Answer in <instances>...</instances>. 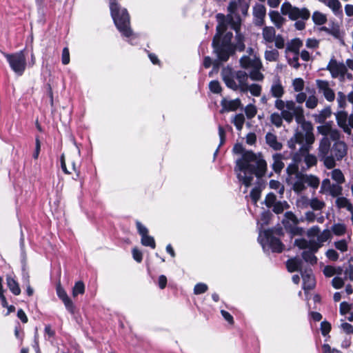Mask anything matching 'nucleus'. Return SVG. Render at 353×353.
<instances>
[{
    "label": "nucleus",
    "mask_w": 353,
    "mask_h": 353,
    "mask_svg": "<svg viewBox=\"0 0 353 353\" xmlns=\"http://www.w3.org/2000/svg\"><path fill=\"white\" fill-rule=\"evenodd\" d=\"M240 64L245 69H261L263 66L259 56H243L240 59Z\"/></svg>",
    "instance_id": "f3484780"
},
{
    "label": "nucleus",
    "mask_w": 353,
    "mask_h": 353,
    "mask_svg": "<svg viewBox=\"0 0 353 353\" xmlns=\"http://www.w3.org/2000/svg\"><path fill=\"white\" fill-rule=\"evenodd\" d=\"M312 20L316 25H323L327 21V17L325 14L319 11H315L312 14Z\"/></svg>",
    "instance_id": "a19ab883"
},
{
    "label": "nucleus",
    "mask_w": 353,
    "mask_h": 353,
    "mask_svg": "<svg viewBox=\"0 0 353 353\" xmlns=\"http://www.w3.org/2000/svg\"><path fill=\"white\" fill-rule=\"evenodd\" d=\"M294 245L301 250L307 249L302 253V257L305 262L311 265L316 263L317 258L314 254L319 250V245L314 240L307 241L305 239H297L294 241Z\"/></svg>",
    "instance_id": "0eeeda50"
},
{
    "label": "nucleus",
    "mask_w": 353,
    "mask_h": 353,
    "mask_svg": "<svg viewBox=\"0 0 353 353\" xmlns=\"http://www.w3.org/2000/svg\"><path fill=\"white\" fill-rule=\"evenodd\" d=\"M238 130H241L245 123V117L243 114H236L232 121Z\"/></svg>",
    "instance_id": "79ce46f5"
},
{
    "label": "nucleus",
    "mask_w": 353,
    "mask_h": 353,
    "mask_svg": "<svg viewBox=\"0 0 353 353\" xmlns=\"http://www.w3.org/2000/svg\"><path fill=\"white\" fill-rule=\"evenodd\" d=\"M62 301H63L66 310L70 313L74 314V310H75V306H74L73 302L72 301V300L70 298H68Z\"/></svg>",
    "instance_id": "e2e57ef3"
},
{
    "label": "nucleus",
    "mask_w": 353,
    "mask_h": 353,
    "mask_svg": "<svg viewBox=\"0 0 353 353\" xmlns=\"http://www.w3.org/2000/svg\"><path fill=\"white\" fill-rule=\"evenodd\" d=\"M301 276L303 279V288L305 291L312 290L315 286V280L313 276L312 272L310 270L301 271Z\"/></svg>",
    "instance_id": "4be33fe9"
},
{
    "label": "nucleus",
    "mask_w": 353,
    "mask_h": 353,
    "mask_svg": "<svg viewBox=\"0 0 353 353\" xmlns=\"http://www.w3.org/2000/svg\"><path fill=\"white\" fill-rule=\"evenodd\" d=\"M236 32V43L234 44V46H233L234 47V51L235 50L239 51V52H243L245 48V46L244 44V37L240 33V28H236V29H234Z\"/></svg>",
    "instance_id": "c756f323"
},
{
    "label": "nucleus",
    "mask_w": 353,
    "mask_h": 353,
    "mask_svg": "<svg viewBox=\"0 0 353 353\" xmlns=\"http://www.w3.org/2000/svg\"><path fill=\"white\" fill-rule=\"evenodd\" d=\"M263 43L269 44L274 42L275 46L278 49H282L285 47V39L281 34H276V30L272 26H265L262 30Z\"/></svg>",
    "instance_id": "9b49d317"
},
{
    "label": "nucleus",
    "mask_w": 353,
    "mask_h": 353,
    "mask_svg": "<svg viewBox=\"0 0 353 353\" xmlns=\"http://www.w3.org/2000/svg\"><path fill=\"white\" fill-rule=\"evenodd\" d=\"M141 243L143 245L149 246L152 249H154L156 247L154 239L152 236H149L148 234L141 237Z\"/></svg>",
    "instance_id": "de8ad7c7"
},
{
    "label": "nucleus",
    "mask_w": 353,
    "mask_h": 353,
    "mask_svg": "<svg viewBox=\"0 0 353 353\" xmlns=\"http://www.w3.org/2000/svg\"><path fill=\"white\" fill-rule=\"evenodd\" d=\"M269 185L270 188L274 190H279V193L280 194H283L284 192V187L279 181L276 180H270Z\"/></svg>",
    "instance_id": "4d7b16f0"
},
{
    "label": "nucleus",
    "mask_w": 353,
    "mask_h": 353,
    "mask_svg": "<svg viewBox=\"0 0 353 353\" xmlns=\"http://www.w3.org/2000/svg\"><path fill=\"white\" fill-rule=\"evenodd\" d=\"M316 86L321 93H322L325 99L332 102L335 99V93L330 87L329 82L325 80H317Z\"/></svg>",
    "instance_id": "a211bd4d"
},
{
    "label": "nucleus",
    "mask_w": 353,
    "mask_h": 353,
    "mask_svg": "<svg viewBox=\"0 0 353 353\" xmlns=\"http://www.w3.org/2000/svg\"><path fill=\"white\" fill-rule=\"evenodd\" d=\"M331 148V141L329 138L323 137L319 143L318 157L327 169H333L336 165L334 163L332 155H330Z\"/></svg>",
    "instance_id": "9d476101"
},
{
    "label": "nucleus",
    "mask_w": 353,
    "mask_h": 353,
    "mask_svg": "<svg viewBox=\"0 0 353 353\" xmlns=\"http://www.w3.org/2000/svg\"><path fill=\"white\" fill-rule=\"evenodd\" d=\"M269 16L272 22L278 29H280L285 21V19L277 11H270Z\"/></svg>",
    "instance_id": "cd10ccee"
},
{
    "label": "nucleus",
    "mask_w": 353,
    "mask_h": 353,
    "mask_svg": "<svg viewBox=\"0 0 353 353\" xmlns=\"http://www.w3.org/2000/svg\"><path fill=\"white\" fill-rule=\"evenodd\" d=\"M281 12L283 15H288L289 19L292 21L299 19L307 21L310 17V12L307 8L292 6L289 2H285L282 4Z\"/></svg>",
    "instance_id": "1a4fd4ad"
},
{
    "label": "nucleus",
    "mask_w": 353,
    "mask_h": 353,
    "mask_svg": "<svg viewBox=\"0 0 353 353\" xmlns=\"http://www.w3.org/2000/svg\"><path fill=\"white\" fill-rule=\"evenodd\" d=\"M232 151L240 155L236 160L234 171L239 181L246 188L252 184L254 176L261 178L265 174L267 163L261 153L246 150L240 143L235 144Z\"/></svg>",
    "instance_id": "f257e3e1"
},
{
    "label": "nucleus",
    "mask_w": 353,
    "mask_h": 353,
    "mask_svg": "<svg viewBox=\"0 0 353 353\" xmlns=\"http://www.w3.org/2000/svg\"><path fill=\"white\" fill-rule=\"evenodd\" d=\"M57 294L58 297L61 301H63V300L69 298L68 294H67V293H66V292L65 291V290L61 285L60 283H59L57 285Z\"/></svg>",
    "instance_id": "680f3d73"
},
{
    "label": "nucleus",
    "mask_w": 353,
    "mask_h": 353,
    "mask_svg": "<svg viewBox=\"0 0 353 353\" xmlns=\"http://www.w3.org/2000/svg\"><path fill=\"white\" fill-rule=\"evenodd\" d=\"M272 168L276 172H280L284 167L282 161L283 157L281 154H275L272 156Z\"/></svg>",
    "instance_id": "72a5a7b5"
},
{
    "label": "nucleus",
    "mask_w": 353,
    "mask_h": 353,
    "mask_svg": "<svg viewBox=\"0 0 353 353\" xmlns=\"http://www.w3.org/2000/svg\"><path fill=\"white\" fill-rule=\"evenodd\" d=\"M314 135L310 129L303 133L296 132L288 141V146L294 152V159L299 155L304 157V161L308 168L315 165L317 159L314 154H309L312 145L314 142Z\"/></svg>",
    "instance_id": "f03ea898"
},
{
    "label": "nucleus",
    "mask_w": 353,
    "mask_h": 353,
    "mask_svg": "<svg viewBox=\"0 0 353 353\" xmlns=\"http://www.w3.org/2000/svg\"><path fill=\"white\" fill-rule=\"evenodd\" d=\"M250 72V77L253 81H262L264 78L263 74L260 72L261 69L252 68Z\"/></svg>",
    "instance_id": "8fccbe9b"
},
{
    "label": "nucleus",
    "mask_w": 353,
    "mask_h": 353,
    "mask_svg": "<svg viewBox=\"0 0 353 353\" xmlns=\"http://www.w3.org/2000/svg\"><path fill=\"white\" fill-rule=\"evenodd\" d=\"M347 152V145L341 141H336L331 148L330 155H332L334 163L341 161L346 156Z\"/></svg>",
    "instance_id": "dca6fc26"
},
{
    "label": "nucleus",
    "mask_w": 353,
    "mask_h": 353,
    "mask_svg": "<svg viewBox=\"0 0 353 353\" xmlns=\"http://www.w3.org/2000/svg\"><path fill=\"white\" fill-rule=\"evenodd\" d=\"M6 284L12 294L16 296L21 294V289L19 283L12 275L8 274L6 276Z\"/></svg>",
    "instance_id": "393cba45"
},
{
    "label": "nucleus",
    "mask_w": 353,
    "mask_h": 353,
    "mask_svg": "<svg viewBox=\"0 0 353 353\" xmlns=\"http://www.w3.org/2000/svg\"><path fill=\"white\" fill-rule=\"evenodd\" d=\"M343 188L341 184L331 183L329 179L323 180L320 192L322 194H329L333 197H337L342 194Z\"/></svg>",
    "instance_id": "4468645a"
},
{
    "label": "nucleus",
    "mask_w": 353,
    "mask_h": 353,
    "mask_svg": "<svg viewBox=\"0 0 353 353\" xmlns=\"http://www.w3.org/2000/svg\"><path fill=\"white\" fill-rule=\"evenodd\" d=\"M346 230L345 226L343 224L336 223L332 227V231L337 236H341L345 234Z\"/></svg>",
    "instance_id": "603ef678"
},
{
    "label": "nucleus",
    "mask_w": 353,
    "mask_h": 353,
    "mask_svg": "<svg viewBox=\"0 0 353 353\" xmlns=\"http://www.w3.org/2000/svg\"><path fill=\"white\" fill-rule=\"evenodd\" d=\"M296 181L293 183V190L297 193L301 192L305 189V182L303 174H297Z\"/></svg>",
    "instance_id": "bb28decb"
},
{
    "label": "nucleus",
    "mask_w": 353,
    "mask_h": 353,
    "mask_svg": "<svg viewBox=\"0 0 353 353\" xmlns=\"http://www.w3.org/2000/svg\"><path fill=\"white\" fill-rule=\"evenodd\" d=\"M282 234L283 230L281 228L261 231L258 241L264 250L270 248L274 252H281L284 245L276 236H281Z\"/></svg>",
    "instance_id": "423d86ee"
},
{
    "label": "nucleus",
    "mask_w": 353,
    "mask_h": 353,
    "mask_svg": "<svg viewBox=\"0 0 353 353\" xmlns=\"http://www.w3.org/2000/svg\"><path fill=\"white\" fill-rule=\"evenodd\" d=\"M222 110L221 112L235 111L241 106V102L239 99L233 100H228L226 98H223L221 101Z\"/></svg>",
    "instance_id": "6ab92c4d"
},
{
    "label": "nucleus",
    "mask_w": 353,
    "mask_h": 353,
    "mask_svg": "<svg viewBox=\"0 0 353 353\" xmlns=\"http://www.w3.org/2000/svg\"><path fill=\"white\" fill-rule=\"evenodd\" d=\"M254 204H256L261 196V190L259 188H254L252 190L250 194Z\"/></svg>",
    "instance_id": "bf43d9fd"
},
{
    "label": "nucleus",
    "mask_w": 353,
    "mask_h": 353,
    "mask_svg": "<svg viewBox=\"0 0 353 353\" xmlns=\"http://www.w3.org/2000/svg\"><path fill=\"white\" fill-rule=\"evenodd\" d=\"M245 115L248 119H251L255 117L257 113L256 107L253 104H249L244 108Z\"/></svg>",
    "instance_id": "a18cd8bd"
},
{
    "label": "nucleus",
    "mask_w": 353,
    "mask_h": 353,
    "mask_svg": "<svg viewBox=\"0 0 353 353\" xmlns=\"http://www.w3.org/2000/svg\"><path fill=\"white\" fill-rule=\"evenodd\" d=\"M283 117L281 114L274 112L270 115V121L276 127H281L283 123Z\"/></svg>",
    "instance_id": "c03bdc74"
},
{
    "label": "nucleus",
    "mask_w": 353,
    "mask_h": 353,
    "mask_svg": "<svg viewBox=\"0 0 353 353\" xmlns=\"http://www.w3.org/2000/svg\"><path fill=\"white\" fill-rule=\"evenodd\" d=\"M85 291V286L83 282L78 281L75 283L73 290H72V295L73 296H77L78 294H83Z\"/></svg>",
    "instance_id": "3c124183"
},
{
    "label": "nucleus",
    "mask_w": 353,
    "mask_h": 353,
    "mask_svg": "<svg viewBox=\"0 0 353 353\" xmlns=\"http://www.w3.org/2000/svg\"><path fill=\"white\" fill-rule=\"evenodd\" d=\"M216 18L218 25L216 26V34L212 41V46L219 61H226L230 56L234 53V47L233 45H222L219 43L221 36L226 30V24L224 14L219 13L216 15Z\"/></svg>",
    "instance_id": "39448f33"
},
{
    "label": "nucleus",
    "mask_w": 353,
    "mask_h": 353,
    "mask_svg": "<svg viewBox=\"0 0 353 353\" xmlns=\"http://www.w3.org/2000/svg\"><path fill=\"white\" fill-rule=\"evenodd\" d=\"M265 59L268 61H277L279 52L276 49L267 50L264 53Z\"/></svg>",
    "instance_id": "58836bf2"
},
{
    "label": "nucleus",
    "mask_w": 353,
    "mask_h": 353,
    "mask_svg": "<svg viewBox=\"0 0 353 353\" xmlns=\"http://www.w3.org/2000/svg\"><path fill=\"white\" fill-rule=\"evenodd\" d=\"M301 265H302V261L299 258L290 259L287 261V264H286L287 268H288V271L290 272H293L298 271V270H300L301 272L302 271L301 270Z\"/></svg>",
    "instance_id": "7c9ffc66"
},
{
    "label": "nucleus",
    "mask_w": 353,
    "mask_h": 353,
    "mask_svg": "<svg viewBox=\"0 0 353 353\" xmlns=\"http://www.w3.org/2000/svg\"><path fill=\"white\" fill-rule=\"evenodd\" d=\"M209 88L211 92L219 94L221 91V86L218 81H212L209 83Z\"/></svg>",
    "instance_id": "13d9d810"
},
{
    "label": "nucleus",
    "mask_w": 353,
    "mask_h": 353,
    "mask_svg": "<svg viewBox=\"0 0 353 353\" xmlns=\"http://www.w3.org/2000/svg\"><path fill=\"white\" fill-rule=\"evenodd\" d=\"M238 81L236 82L237 90H239L241 92H247L248 85V74L242 70L237 71Z\"/></svg>",
    "instance_id": "5701e85b"
},
{
    "label": "nucleus",
    "mask_w": 353,
    "mask_h": 353,
    "mask_svg": "<svg viewBox=\"0 0 353 353\" xmlns=\"http://www.w3.org/2000/svg\"><path fill=\"white\" fill-rule=\"evenodd\" d=\"M274 107L281 112L283 119L288 123H290L295 118L297 123L303 125L305 132L307 129L312 130L311 124L305 121L302 105H296V102L292 100L276 99L274 102Z\"/></svg>",
    "instance_id": "7ed1b4c3"
},
{
    "label": "nucleus",
    "mask_w": 353,
    "mask_h": 353,
    "mask_svg": "<svg viewBox=\"0 0 353 353\" xmlns=\"http://www.w3.org/2000/svg\"><path fill=\"white\" fill-rule=\"evenodd\" d=\"M273 207V211L276 214H280L283 212L284 209L288 207L286 202L278 201L272 205Z\"/></svg>",
    "instance_id": "6e6d98bb"
},
{
    "label": "nucleus",
    "mask_w": 353,
    "mask_h": 353,
    "mask_svg": "<svg viewBox=\"0 0 353 353\" xmlns=\"http://www.w3.org/2000/svg\"><path fill=\"white\" fill-rule=\"evenodd\" d=\"M331 115V109L327 107L322 110L318 114L314 116L315 120L317 123H323L325 120Z\"/></svg>",
    "instance_id": "f704fd0d"
},
{
    "label": "nucleus",
    "mask_w": 353,
    "mask_h": 353,
    "mask_svg": "<svg viewBox=\"0 0 353 353\" xmlns=\"http://www.w3.org/2000/svg\"><path fill=\"white\" fill-rule=\"evenodd\" d=\"M331 237V233L330 231L328 230H323L321 233H319L316 240H314V242L316 244H319V248L322 246L323 243L324 242H326L327 240H329Z\"/></svg>",
    "instance_id": "e433bc0d"
},
{
    "label": "nucleus",
    "mask_w": 353,
    "mask_h": 353,
    "mask_svg": "<svg viewBox=\"0 0 353 353\" xmlns=\"http://www.w3.org/2000/svg\"><path fill=\"white\" fill-rule=\"evenodd\" d=\"M266 9L262 4H257L254 7L253 14L254 16L259 21L256 24L259 25L263 23V18L265 16Z\"/></svg>",
    "instance_id": "c85d7f7f"
},
{
    "label": "nucleus",
    "mask_w": 353,
    "mask_h": 353,
    "mask_svg": "<svg viewBox=\"0 0 353 353\" xmlns=\"http://www.w3.org/2000/svg\"><path fill=\"white\" fill-rule=\"evenodd\" d=\"M328 7L336 16H343L342 6L339 0H332Z\"/></svg>",
    "instance_id": "4c0bfd02"
},
{
    "label": "nucleus",
    "mask_w": 353,
    "mask_h": 353,
    "mask_svg": "<svg viewBox=\"0 0 353 353\" xmlns=\"http://www.w3.org/2000/svg\"><path fill=\"white\" fill-rule=\"evenodd\" d=\"M336 183L343 184L345 179L344 174L340 169H334L327 174Z\"/></svg>",
    "instance_id": "473e14b6"
},
{
    "label": "nucleus",
    "mask_w": 353,
    "mask_h": 353,
    "mask_svg": "<svg viewBox=\"0 0 353 353\" xmlns=\"http://www.w3.org/2000/svg\"><path fill=\"white\" fill-rule=\"evenodd\" d=\"M325 202L316 197L310 199V207L314 210H321L325 208Z\"/></svg>",
    "instance_id": "ea45409f"
},
{
    "label": "nucleus",
    "mask_w": 353,
    "mask_h": 353,
    "mask_svg": "<svg viewBox=\"0 0 353 353\" xmlns=\"http://www.w3.org/2000/svg\"><path fill=\"white\" fill-rule=\"evenodd\" d=\"M335 117L339 126L345 132L350 134L351 130L348 128L347 126V113L342 109L335 113Z\"/></svg>",
    "instance_id": "412c9836"
},
{
    "label": "nucleus",
    "mask_w": 353,
    "mask_h": 353,
    "mask_svg": "<svg viewBox=\"0 0 353 353\" xmlns=\"http://www.w3.org/2000/svg\"><path fill=\"white\" fill-rule=\"evenodd\" d=\"M326 70L330 71L332 78L340 77L341 79H344L347 72L346 65L334 58L330 59Z\"/></svg>",
    "instance_id": "ddd939ff"
},
{
    "label": "nucleus",
    "mask_w": 353,
    "mask_h": 353,
    "mask_svg": "<svg viewBox=\"0 0 353 353\" xmlns=\"http://www.w3.org/2000/svg\"><path fill=\"white\" fill-rule=\"evenodd\" d=\"M241 3V0H233L230 2L228 7L229 14L225 17L226 28L230 25L232 29L239 28L240 18L237 16L236 12Z\"/></svg>",
    "instance_id": "f8f14e48"
},
{
    "label": "nucleus",
    "mask_w": 353,
    "mask_h": 353,
    "mask_svg": "<svg viewBox=\"0 0 353 353\" xmlns=\"http://www.w3.org/2000/svg\"><path fill=\"white\" fill-rule=\"evenodd\" d=\"M283 223L286 229L291 228V226L297 225L299 220L294 214L292 212H287L285 214V217L283 220Z\"/></svg>",
    "instance_id": "a878e982"
},
{
    "label": "nucleus",
    "mask_w": 353,
    "mask_h": 353,
    "mask_svg": "<svg viewBox=\"0 0 353 353\" xmlns=\"http://www.w3.org/2000/svg\"><path fill=\"white\" fill-rule=\"evenodd\" d=\"M304 177L305 182L306 184H307V185L312 187L314 189H316L319 187L320 184V180L317 176L312 174H304Z\"/></svg>",
    "instance_id": "c9c22d12"
},
{
    "label": "nucleus",
    "mask_w": 353,
    "mask_h": 353,
    "mask_svg": "<svg viewBox=\"0 0 353 353\" xmlns=\"http://www.w3.org/2000/svg\"><path fill=\"white\" fill-rule=\"evenodd\" d=\"M270 92L272 97H274L276 99H281V97L285 93V90L279 78L274 79L270 87Z\"/></svg>",
    "instance_id": "aec40b11"
},
{
    "label": "nucleus",
    "mask_w": 353,
    "mask_h": 353,
    "mask_svg": "<svg viewBox=\"0 0 353 353\" xmlns=\"http://www.w3.org/2000/svg\"><path fill=\"white\" fill-rule=\"evenodd\" d=\"M221 76L225 85L229 88L233 90H237V71H233L230 68H225L222 70Z\"/></svg>",
    "instance_id": "2eb2a0df"
},
{
    "label": "nucleus",
    "mask_w": 353,
    "mask_h": 353,
    "mask_svg": "<svg viewBox=\"0 0 353 353\" xmlns=\"http://www.w3.org/2000/svg\"><path fill=\"white\" fill-rule=\"evenodd\" d=\"M310 199L305 196H301L296 200V205L301 209H305L310 207Z\"/></svg>",
    "instance_id": "49530a36"
},
{
    "label": "nucleus",
    "mask_w": 353,
    "mask_h": 353,
    "mask_svg": "<svg viewBox=\"0 0 353 353\" xmlns=\"http://www.w3.org/2000/svg\"><path fill=\"white\" fill-rule=\"evenodd\" d=\"M110 9L114 23L122 35L125 37L132 36L130 16L127 10L121 8L116 0L110 1Z\"/></svg>",
    "instance_id": "20e7f679"
},
{
    "label": "nucleus",
    "mask_w": 353,
    "mask_h": 353,
    "mask_svg": "<svg viewBox=\"0 0 353 353\" xmlns=\"http://www.w3.org/2000/svg\"><path fill=\"white\" fill-rule=\"evenodd\" d=\"M265 141L267 144L274 150H281L282 149V144L278 141L277 137L271 133L268 132L265 135Z\"/></svg>",
    "instance_id": "b1692460"
},
{
    "label": "nucleus",
    "mask_w": 353,
    "mask_h": 353,
    "mask_svg": "<svg viewBox=\"0 0 353 353\" xmlns=\"http://www.w3.org/2000/svg\"><path fill=\"white\" fill-rule=\"evenodd\" d=\"M336 248L343 252L347 250V244L345 240H341L334 243Z\"/></svg>",
    "instance_id": "338daca9"
},
{
    "label": "nucleus",
    "mask_w": 353,
    "mask_h": 353,
    "mask_svg": "<svg viewBox=\"0 0 353 353\" xmlns=\"http://www.w3.org/2000/svg\"><path fill=\"white\" fill-rule=\"evenodd\" d=\"M292 87L295 92H302L304 88V81L301 78L294 79Z\"/></svg>",
    "instance_id": "864d4df0"
},
{
    "label": "nucleus",
    "mask_w": 353,
    "mask_h": 353,
    "mask_svg": "<svg viewBox=\"0 0 353 353\" xmlns=\"http://www.w3.org/2000/svg\"><path fill=\"white\" fill-rule=\"evenodd\" d=\"M318 99L314 95H310L307 98L305 101V106L309 109H314L317 106Z\"/></svg>",
    "instance_id": "5fc2aeb1"
},
{
    "label": "nucleus",
    "mask_w": 353,
    "mask_h": 353,
    "mask_svg": "<svg viewBox=\"0 0 353 353\" xmlns=\"http://www.w3.org/2000/svg\"><path fill=\"white\" fill-rule=\"evenodd\" d=\"M352 304H349L347 302H342L340 304V312L341 314L345 315L347 313H351Z\"/></svg>",
    "instance_id": "0e129e2a"
},
{
    "label": "nucleus",
    "mask_w": 353,
    "mask_h": 353,
    "mask_svg": "<svg viewBox=\"0 0 353 353\" xmlns=\"http://www.w3.org/2000/svg\"><path fill=\"white\" fill-rule=\"evenodd\" d=\"M276 197L274 194L273 193H269L265 198V204L268 207H271L273 204L276 203L277 201Z\"/></svg>",
    "instance_id": "774afa93"
},
{
    "label": "nucleus",
    "mask_w": 353,
    "mask_h": 353,
    "mask_svg": "<svg viewBox=\"0 0 353 353\" xmlns=\"http://www.w3.org/2000/svg\"><path fill=\"white\" fill-rule=\"evenodd\" d=\"M208 290V285L203 283H197L194 288V293L195 294H201Z\"/></svg>",
    "instance_id": "052dcab7"
},
{
    "label": "nucleus",
    "mask_w": 353,
    "mask_h": 353,
    "mask_svg": "<svg viewBox=\"0 0 353 353\" xmlns=\"http://www.w3.org/2000/svg\"><path fill=\"white\" fill-rule=\"evenodd\" d=\"M299 54H293L292 58L288 59V63L293 68L297 69L299 68L300 64L299 63Z\"/></svg>",
    "instance_id": "69168bd1"
},
{
    "label": "nucleus",
    "mask_w": 353,
    "mask_h": 353,
    "mask_svg": "<svg viewBox=\"0 0 353 353\" xmlns=\"http://www.w3.org/2000/svg\"><path fill=\"white\" fill-rule=\"evenodd\" d=\"M262 88L260 85L253 83L247 85V92H250L254 97H259L261 94Z\"/></svg>",
    "instance_id": "37998d69"
},
{
    "label": "nucleus",
    "mask_w": 353,
    "mask_h": 353,
    "mask_svg": "<svg viewBox=\"0 0 353 353\" xmlns=\"http://www.w3.org/2000/svg\"><path fill=\"white\" fill-rule=\"evenodd\" d=\"M303 43L299 39H292L287 46L285 52H291L293 54H299V50Z\"/></svg>",
    "instance_id": "2f4dec72"
},
{
    "label": "nucleus",
    "mask_w": 353,
    "mask_h": 353,
    "mask_svg": "<svg viewBox=\"0 0 353 353\" xmlns=\"http://www.w3.org/2000/svg\"><path fill=\"white\" fill-rule=\"evenodd\" d=\"M346 101H347L346 95L342 92H338L336 101L338 103V106L341 110L345 109V108L346 107V105H347Z\"/></svg>",
    "instance_id": "09e8293b"
},
{
    "label": "nucleus",
    "mask_w": 353,
    "mask_h": 353,
    "mask_svg": "<svg viewBox=\"0 0 353 353\" xmlns=\"http://www.w3.org/2000/svg\"><path fill=\"white\" fill-rule=\"evenodd\" d=\"M12 70L17 75L21 76L26 68L27 61L23 50L14 53H3Z\"/></svg>",
    "instance_id": "6e6552de"
}]
</instances>
